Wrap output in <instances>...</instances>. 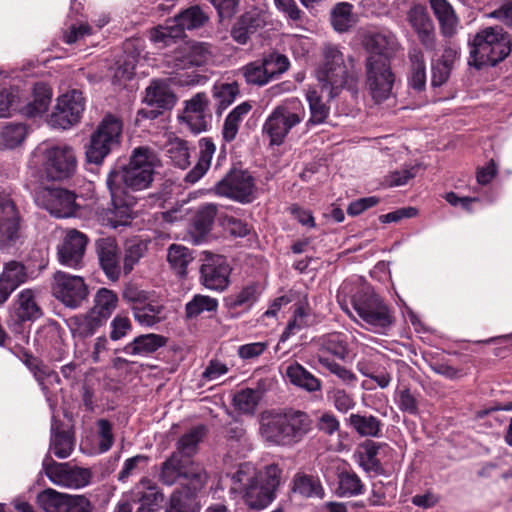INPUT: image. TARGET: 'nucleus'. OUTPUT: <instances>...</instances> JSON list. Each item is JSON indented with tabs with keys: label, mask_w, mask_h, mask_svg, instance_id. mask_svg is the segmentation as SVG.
Listing matches in <instances>:
<instances>
[{
	"label": "nucleus",
	"mask_w": 512,
	"mask_h": 512,
	"mask_svg": "<svg viewBox=\"0 0 512 512\" xmlns=\"http://www.w3.org/2000/svg\"><path fill=\"white\" fill-rule=\"evenodd\" d=\"M180 479L187 481V487L173 492L166 512H199L197 491L206 484L207 474L192 460L178 458V453H172L161 465L160 480L171 486Z\"/></svg>",
	"instance_id": "f257e3e1"
},
{
	"label": "nucleus",
	"mask_w": 512,
	"mask_h": 512,
	"mask_svg": "<svg viewBox=\"0 0 512 512\" xmlns=\"http://www.w3.org/2000/svg\"><path fill=\"white\" fill-rule=\"evenodd\" d=\"M281 473L277 464L267 465L259 472L252 463H242L232 475L231 490L239 493L250 509H265L275 499Z\"/></svg>",
	"instance_id": "f03ea898"
},
{
	"label": "nucleus",
	"mask_w": 512,
	"mask_h": 512,
	"mask_svg": "<svg viewBox=\"0 0 512 512\" xmlns=\"http://www.w3.org/2000/svg\"><path fill=\"white\" fill-rule=\"evenodd\" d=\"M160 166L157 154L150 148L137 147L129 158V162L109 172L106 185L114 198L119 201L121 191H142L148 189L155 175V170Z\"/></svg>",
	"instance_id": "7ed1b4c3"
},
{
	"label": "nucleus",
	"mask_w": 512,
	"mask_h": 512,
	"mask_svg": "<svg viewBox=\"0 0 512 512\" xmlns=\"http://www.w3.org/2000/svg\"><path fill=\"white\" fill-rule=\"evenodd\" d=\"M342 292L349 295L352 309L361 324L367 330L384 334L393 324L391 308L374 291L371 285L358 280L356 283L344 282Z\"/></svg>",
	"instance_id": "20e7f679"
},
{
	"label": "nucleus",
	"mask_w": 512,
	"mask_h": 512,
	"mask_svg": "<svg viewBox=\"0 0 512 512\" xmlns=\"http://www.w3.org/2000/svg\"><path fill=\"white\" fill-rule=\"evenodd\" d=\"M313 421L300 410L266 412L261 415L259 433L269 445L291 446L300 442L311 430Z\"/></svg>",
	"instance_id": "39448f33"
},
{
	"label": "nucleus",
	"mask_w": 512,
	"mask_h": 512,
	"mask_svg": "<svg viewBox=\"0 0 512 512\" xmlns=\"http://www.w3.org/2000/svg\"><path fill=\"white\" fill-rule=\"evenodd\" d=\"M469 44L468 64L477 69L483 66H495L511 52L510 35L499 26L486 27L478 31Z\"/></svg>",
	"instance_id": "423d86ee"
},
{
	"label": "nucleus",
	"mask_w": 512,
	"mask_h": 512,
	"mask_svg": "<svg viewBox=\"0 0 512 512\" xmlns=\"http://www.w3.org/2000/svg\"><path fill=\"white\" fill-rule=\"evenodd\" d=\"M31 168L39 171L49 180L62 181L73 176L77 169L74 149L66 144L39 145L31 154Z\"/></svg>",
	"instance_id": "0eeeda50"
},
{
	"label": "nucleus",
	"mask_w": 512,
	"mask_h": 512,
	"mask_svg": "<svg viewBox=\"0 0 512 512\" xmlns=\"http://www.w3.org/2000/svg\"><path fill=\"white\" fill-rule=\"evenodd\" d=\"M306 117V109L300 99L287 98L278 104L266 118L262 132L272 146L285 142L290 131Z\"/></svg>",
	"instance_id": "6e6552de"
},
{
	"label": "nucleus",
	"mask_w": 512,
	"mask_h": 512,
	"mask_svg": "<svg viewBox=\"0 0 512 512\" xmlns=\"http://www.w3.org/2000/svg\"><path fill=\"white\" fill-rule=\"evenodd\" d=\"M317 79L322 92H328L329 100L336 98L345 87H349L352 76L345 64L344 55L338 46L327 44L323 48V63L317 69Z\"/></svg>",
	"instance_id": "1a4fd4ad"
},
{
	"label": "nucleus",
	"mask_w": 512,
	"mask_h": 512,
	"mask_svg": "<svg viewBox=\"0 0 512 512\" xmlns=\"http://www.w3.org/2000/svg\"><path fill=\"white\" fill-rule=\"evenodd\" d=\"M51 89L44 83H37L33 89V99L26 101L16 90H0V117L13 113L32 118L45 113L51 102Z\"/></svg>",
	"instance_id": "9d476101"
},
{
	"label": "nucleus",
	"mask_w": 512,
	"mask_h": 512,
	"mask_svg": "<svg viewBox=\"0 0 512 512\" xmlns=\"http://www.w3.org/2000/svg\"><path fill=\"white\" fill-rule=\"evenodd\" d=\"M122 128L119 118L111 114L106 115L91 135L86 149L87 161L93 164L102 163L104 158L119 146Z\"/></svg>",
	"instance_id": "9b49d317"
},
{
	"label": "nucleus",
	"mask_w": 512,
	"mask_h": 512,
	"mask_svg": "<svg viewBox=\"0 0 512 512\" xmlns=\"http://www.w3.org/2000/svg\"><path fill=\"white\" fill-rule=\"evenodd\" d=\"M208 16L199 6H192L180 13L174 19L166 21V24L155 28L151 32V40L154 43L170 45L175 39L181 38L185 30L197 29L205 24Z\"/></svg>",
	"instance_id": "f8f14e48"
},
{
	"label": "nucleus",
	"mask_w": 512,
	"mask_h": 512,
	"mask_svg": "<svg viewBox=\"0 0 512 512\" xmlns=\"http://www.w3.org/2000/svg\"><path fill=\"white\" fill-rule=\"evenodd\" d=\"M214 193L241 204H248L256 198V184L254 177L240 169H231L213 187Z\"/></svg>",
	"instance_id": "ddd939ff"
},
{
	"label": "nucleus",
	"mask_w": 512,
	"mask_h": 512,
	"mask_svg": "<svg viewBox=\"0 0 512 512\" xmlns=\"http://www.w3.org/2000/svg\"><path fill=\"white\" fill-rule=\"evenodd\" d=\"M366 84L376 103L387 100L392 95L395 75L386 57L368 56L366 59Z\"/></svg>",
	"instance_id": "4468645a"
},
{
	"label": "nucleus",
	"mask_w": 512,
	"mask_h": 512,
	"mask_svg": "<svg viewBox=\"0 0 512 512\" xmlns=\"http://www.w3.org/2000/svg\"><path fill=\"white\" fill-rule=\"evenodd\" d=\"M42 469L48 479L57 486L80 489L87 486L92 478L89 468L79 467L70 462L59 463L49 455L43 459Z\"/></svg>",
	"instance_id": "2eb2a0df"
},
{
	"label": "nucleus",
	"mask_w": 512,
	"mask_h": 512,
	"mask_svg": "<svg viewBox=\"0 0 512 512\" xmlns=\"http://www.w3.org/2000/svg\"><path fill=\"white\" fill-rule=\"evenodd\" d=\"M85 108L81 91L73 89L58 97L48 123L57 129H69L80 121Z\"/></svg>",
	"instance_id": "dca6fc26"
},
{
	"label": "nucleus",
	"mask_w": 512,
	"mask_h": 512,
	"mask_svg": "<svg viewBox=\"0 0 512 512\" xmlns=\"http://www.w3.org/2000/svg\"><path fill=\"white\" fill-rule=\"evenodd\" d=\"M36 503L44 512H91V502L83 495H69L46 488L39 492Z\"/></svg>",
	"instance_id": "f3484780"
},
{
	"label": "nucleus",
	"mask_w": 512,
	"mask_h": 512,
	"mask_svg": "<svg viewBox=\"0 0 512 512\" xmlns=\"http://www.w3.org/2000/svg\"><path fill=\"white\" fill-rule=\"evenodd\" d=\"M52 293L66 307L77 308L87 298L88 289L82 277L57 271L53 276Z\"/></svg>",
	"instance_id": "a211bd4d"
},
{
	"label": "nucleus",
	"mask_w": 512,
	"mask_h": 512,
	"mask_svg": "<svg viewBox=\"0 0 512 512\" xmlns=\"http://www.w3.org/2000/svg\"><path fill=\"white\" fill-rule=\"evenodd\" d=\"M21 215L9 194L0 191V247L15 245L21 237Z\"/></svg>",
	"instance_id": "6ab92c4d"
},
{
	"label": "nucleus",
	"mask_w": 512,
	"mask_h": 512,
	"mask_svg": "<svg viewBox=\"0 0 512 512\" xmlns=\"http://www.w3.org/2000/svg\"><path fill=\"white\" fill-rule=\"evenodd\" d=\"M88 237L76 230L68 229L57 247V257L60 264L73 269L83 266Z\"/></svg>",
	"instance_id": "aec40b11"
},
{
	"label": "nucleus",
	"mask_w": 512,
	"mask_h": 512,
	"mask_svg": "<svg viewBox=\"0 0 512 512\" xmlns=\"http://www.w3.org/2000/svg\"><path fill=\"white\" fill-rule=\"evenodd\" d=\"M37 201L57 218L71 217L76 211V196L66 189H44L37 197Z\"/></svg>",
	"instance_id": "412c9836"
},
{
	"label": "nucleus",
	"mask_w": 512,
	"mask_h": 512,
	"mask_svg": "<svg viewBox=\"0 0 512 512\" xmlns=\"http://www.w3.org/2000/svg\"><path fill=\"white\" fill-rule=\"evenodd\" d=\"M202 284L210 289L223 291L229 285L231 267L221 255H212L205 259L200 269Z\"/></svg>",
	"instance_id": "4be33fe9"
},
{
	"label": "nucleus",
	"mask_w": 512,
	"mask_h": 512,
	"mask_svg": "<svg viewBox=\"0 0 512 512\" xmlns=\"http://www.w3.org/2000/svg\"><path fill=\"white\" fill-rule=\"evenodd\" d=\"M211 47L207 43L185 44L179 47L168 63H173L175 70L206 65L212 59Z\"/></svg>",
	"instance_id": "5701e85b"
},
{
	"label": "nucleus",
	"mask_w": 512,
	"mask_h": 512,
	"mask_svg": "<svg viewBox=\"0 0 512 512\" xmlns=\"http://www.w3.org/2000/svg\"><path fill=\"white\" fill-rule=\"evenodd\" d=\"M208 104L205 93H197L185 102L184 112L179 118L187 124L191 132L198 134L207 130L210 122Z\"/></svg>",
	"instance_id": "b1692460"
},
{
	"label": "nucleus",
	"mask_w": 512,
	"mask_h": 512,
	"mask_svg": "<svg viewBox=\"0 0 512 512\" xmlns=\"http://www.w3.org/2000/svg\"><path fill=\"white\" fill-rule=\"evenodd\" d=\"M330 469L336 475V494L338 496L354 497L364 493V483L348 463L337 460L332 463Z\"/></svg>",
	"instance_id": "393cba45"
},
{
	"label": "nucleus",
	"mask_w": 512,
	"mask_h": 512,
	"mask_svg": "<svg viewBox=\"0 0 512 512\" xmlns=\"http://www.w3.org/2000/svg\"><path fill=\"white\" fill-rule=\"evenodd\" d=\"M261 293L260 285L256 282H251L240 290L226 296L224 305L232 316H237L250 311L258 301Z\"/></svg>",
	"instance_id": "a878e982"
},
{
	"label": "nucleus",
	"mask_w": 512,
	"mask_h": 512,
	"mask_svg": "<svg viewBox=\"0 0 512 512\" xmlns=\"http://www.w3.org/2000/svg\"><path fill=\"white\" fill-rule=\"evenodd\" d=\"M407 19L422 45L427 50H434L436 48L434 24L426 9L421 5L413 6L408 12Z\"/></svg>",
	"instance_id": "bb28decb"
},
{
	"label": "nucleus",
	"mask_w": 512,
	"mask_h": 512,
	"mask_svg": "<svg viewBox=\"0 0 512 512\" xmlns=\"http://www.w3.org/2000/svg\"><path fill=\"white\" fill-rule=\"evenodd\" d=\"M97 254L106 276L112 281L118 280L121 274V252L116 241L112 238L98 240Z\"/></svg>",
	"instance_id": "cd10ccee"
},
{
	"label": "nucleus",
	"mask_w": 512,
	"mask_h": 512,
	"mask_svg": "<svg viewBox=\"0 0 512 512\" xmlns=\"http://www.w3.org/2000/svg\"><path fill=\"white\" fill-rule=\"evenodd\" d=\"M67 324L75 341V353H82L80 342L93 336L103 325V322L101 321V317L89 311L86 314L70 317Z\"/></svg>",
	"instance_id": "c85d7f7f"
},
{
	"label": "nucleus",
	"mask_w": 512,
	"mask_h": 512,
	"mask_svg": "<svg viewBox=\"0 0 512 512\" xmlns=\"http://www.w3.org/2000/svg\"><path fill=\"white\" fill-rule=\"evenodd\" d=\"M15 315L21 322L35 321L42 317L43 311L38 301V292L27 288L17 294Z\"/></svg>",
	"instance_id": "c756f323"
},
{
	"label": "nucleus",
	"mask_w": 512,
	"mask_h": 512,
	"mask_svg": "<svg viewBox=\"0 0 512 512\" xmlns=\"http://www.w3.org/2000/svg\"><path fill=\"white\" fill-rule=\"evenodd\" d=\"M285 376L292 385L308 393L322 389V381L298 362H293L286 367Z\"/></svg>",
	"instance_id": "7c9ffc66"
},
{
	"label": "nucleus",
	"mask_w": 512,
	"mask_h": 512,
	"mask_svg": "<svg viewBox=\"0 0 512 512\" xmlns=\"http://www.w3.org/2000/svg\"><path fill=\"white\" fill-rule=\"evenodd\" d=\"M199 156L196 165L186 174L184 180L188 184H195L209 170L211 160L216 151L215 143L211 138H201L199 140Z\"/></svg>",
	"instance_id": "2f4dec72"
},
{
	"label": "nucleus",
	"mask_w": 512,
	"mask_h": 512,
	"mask_svg": "<svg viewBox=\"0 0 512 512\" xmlns=\"http://www.w3.org/2000/svg\"><path fill=\"white\" fill-rule=\"evenodd\" d=\"M132 312L134 319L140 325L147 327H152L166 318L165 306L150 298L144 303L133 305Z\"/></svg>",
	"instance_id": "473e14b6"
},
{
	"label": "nucleus",
	"mask_w": 512,
	"mask_h": 512,
	"mask_svg": "<svg viewBox=\"0 0 512 512\" xmlns=\"http://www.w3.org/2000/svg\"><path fill=\"white\" fill-rule=\"evenodd\" d=\"M110 195L113 206L109 218L110 225L113 228L129 225L133 218V206L136 204V199L123 191H121L119 201L114 198L113 194Z\"/></svg>",
	"instance_id": "72a5a7b5"
},
{
	"label": "nucleus",
	"mask_w": 512,
	"mask_h": 512,
	"mask_svg": "<svg viewBox=\"0 0 512 512\" xmlns=\"http://www.w3.org/2000/svg\"><path fill=\"white\" fill-rule=\"evenodd\" d=\"M346 423L361 437L379 438L382 435V421L374 415L352 413Z\"/></svg>",
	"instance_id": "f704fd0d"
},
{
	"label": "nucleus",
	"mask_w": 512,
	"mask_h": 512,
	"mask_svg": "<svg viewBox=\"0 0 512 512\" xmlns=\"http://www.w3.org/2000/svg\"><path fill=\"white\" fill-rule=\"evenodd\" d=\"M165 343L166 340L161 335L145 334L134 338L133 341L126 344L123 351L128 355L148 356L163 347Z\"/></svg>",
	"instance_id": "c9c22d12"
},
{
	"label": "nucleus",
	"mask_w": 512,
	"mask_h": 512,
	"mask_svg": "<svg viewBox=\"0 0 512 512\" xmlns=\"http://www.w3.org/2000/svg\"><path fill=\"white\" fill-rule=\"evenodd\" d=\"M430 6L436 16L441 33L446 37H451L458 25V18L447 0H430Z\"/></svg>",
	"instance_id": "e433bc0d"
},
{
	"label": "nucleus",
	"mask_w": 512,
	"mask_h": 512,
	"mask_svg": "<svg viewBox=\"0 0 512 512\" xmlns=\"http://www.w3.org/2000/svg\"><path fill=\"white\" fill-rule=\"evenodd\" d=\"M306 100L309 105L310 117L305 126L309 130L326 122L330 114V106L323 101L322 96L316 89L307 90Z\"/></svg>",
	"instance_id": "4c0bfd02"
},
{
	"label": "nucleus",
	"mask_w": 512,
	"mask_h": 512,
	"mask_svg": "<svg viewBox=\"0 0 512 512\" xmlns=\"http://www.w3.org/2000/svg\"><path fill=\"white\" fill-rule=\"evenodd\" d=\"M144 99L148 105L161 109H170L175 104L174 94L166 84L160 81H153L151 85L146 88Z\"/></svg>",
	"instance_id": "58836bf2"
},
{
	"label": "nucleus",
	"mask_w": 512,
	"mask_h": 512,
	"mask_svg": "<svg viewBox=\"0 0 512 512\" xmlns=\"http://www.w3.org/2000/svg\"><path fill=\"white\" fill-rule=\"evenodd\" d=\"M410 74L408 77L409 86L415 91H423L426 87V65L424 55L419 49L409 51Z\"/></svg>",
	"instance_id": "ea45409f"
},
{
	"label": "nucleus",
	"mask_w": 512,
	"mask_h": 512,
	"mask_svg": "<svg viewBox=\"0 0 512 512\" xmlns=\"http://www.w3.org/2000/svg\"><path fill=\"white\" fill-rule=\"evenodd\" d=\"M396 39L391 34L381 32L369 33L365 36L364 46L370 53L369 56H381L388 59V54L393 51Z\"/></svg>",
	"instance_id": "a19ab883"
},
{
	"label": "nucleus",
	"mask_w": 512,
	"mask_h": 512,
	"mask_svg": "<svg viewBox=\"0 0 512 512\" xmlns=\"http://www.w3.org/2000/svg\"><path fill=\"white\" fill-rule=\"evenodd\" d=\"M318 355H332L339 360H345L348 356V347L345 337L341 333H331L319 340Z\"/></svg>",
	"instance_id": "79ce46f5"
},
{
	"label": "nucleus",
	"mask_w": 512,
	"mask_h": 512,
	"mask_svg": "<svg viewBox=\"0 0 512 512\" xmlns=\"http://www.w3.org/2000/svg\"><path fill=\"white\" fill-rule=\"evenodd\" d=\"M251 108L249 102H242L227 115L222 129V136L226 142H231L236 138L240 124Z\"/></svg>",
	"instance_id": "37998d69"
},
{
	"label": "nucleus",
	"mask_w": 512,
	"mask_h": 512,
	"mask_svg": "<svg viewBox=\"0 0 512 512\" xmlns=\"http://www.w3.org/2000/svg\"><path fill=\"white\" fill-rule=\"evenodd\" d=\"M166 155L171 162L181 169L190 164V151L187 141L178 137H169L164 146Z\"/></svg>",
	"instance_id": "c03bdc74"
},
{
	"label": "nucleus",
	"mask_w": 512,
	"mask_h": 512,
	"mask_svg": "<svg viewBox=\"0 0 512 512\" xmlns=\"http://www.w3.org/2000/svg\"><path fill=\"white\" fill-rule=\"evenodd\" d=\"M205 434L204 426H197L185 433L177 442L178 458L189 459L196 453L199 442Z\"/></svg>",
	"instance_id": "a18cd8bd"
},
{
	"label": "nucleus",
	"mask_w": 512,
	"mask_h": 512,
	"mask_svg": "<svg viewBox=\"0 0 512 512\" xmlns=\"http://www.w3.org/2000/svg\"><path fill=\"white\" fill-rule=\"evenodd\" d=\"M74 450V438L69 431H59L51 427L50 451L59 459L68 458Z\"/></svg>",
	"instance_id": "49530a36"
},
{
	"label": "nucleus",
	"mask_w": 512,
	"mask_h": 512,
	"mask_svg": "<svg viewBox=\"0 0 512 512\" xmlns=\"http://www.w3.org/2000/svg\"><path fill=\"white\" fill-rule=\"evenodd\" d=\"M94 302V307L90 312L101 317V321L104 323L116 309L118 297L112 290L101 288L95 295Z\"/></svg>",
	"instance_id": "de8ad7c7"
},
{
	"label": "nucleus",
	"mask_w": 512,
	"mask_h": 512,
	"mask_svg": "<svg viewBox=\"0 0 512 512\" xmlns=\"http://www.w3.org/2000/svg\"><path fill=\"white\" fill-rule=\"evenodd\" d=\"M28 278L26 267L18 261H10L5 264L0 281L3 282L12 291L25 283Z\"/></svg>",
	"instance_id": "09e8293b"
},
{
	"label": "nucleus",
	"mask_w": 512,
	"mask_h": 512,
	"mask_svg": "<svg viewBox=\"0 0 512 512\" xmlns=\"http://www.w3.org/2000/svg\"><path fill=\"white\" fill-rule=\"evenodd\" d=\"M353 5L348 2H340L331 12V24L337 32L348 31L356 22L352 13Z\"/></svg>",
	"instance_id": "8fccbe9b"
},
{
	"label": "nucleus",
	"mask_w": 512,
	"mask_h": 512,
	"mask_svg": "<svg viewBox=\"0 0 512 512\" xmlns=\"http://www.w3.org/2000/svg\"><path fill=\"white\" fill-rule=\"evenodd\" d=\"M218 301L216 298L196 294L185 305V316L187 319H195L204 312H216Z\"/></svg>",
	"instance_id": "3c124183"
},
{
	"label": "nucleus",
	"mask_w": 512,
	"mask_h": 512,
	"mask_svg": "<svg viewBox=\"0 0 512 512\" xmlns=\"http://www.w3.org/2000/svg\"><path fill=\"white\" fill-rule=\"evenodd\" d=\"M167 260L178 275L184 276L193 256L187 247L181 244H172L168 249Z\"/></svg>",
	"instance_id": "603ef678"
},
{
	"label": "nucleus",
	"mask_w": 512,
	"mask_h": 512,
	"mask_svg": "<svg viewBox=\"0 0 512 512\" xmlns=\"http://www.w3.org/2000/svg\"><path fill=\"white\" fill-rule=\"evenodd\" d=\"M261 60L270 81L280 77L290 67L288 57L276 51L264 54Z\"/></svg>",
	"instance_id": "864d4df0"
},
{
	"label": "nucleus",
	"mask_w": 512,
	"mask_h": 512,
	"mask_svg": "<svg viewBox=\"0 0 512 512\" xmlns=\"http://www.w3.org/2000/svg\"><path fill=\"white\" fill-rule=\"evenodd\" d=\"M239 94L237 83H216L213 87V96L216 100L217 113H221L230 106Z\"/></svg>",
	"instance_id": "5fc2aeb1"
},
{
	"label": "nucleus",
	"mask_w": 512,
	"mask_h": 512,
	"mask_svg": "<svg viewBox=\"0 0 512 512\" xmlns=\"http://www.w3.org/2000/svg\"><path fill=\"white\" fill-rule=\"evenodd\" d=\"M135 495L140 505L158 506L163 501V495L158 491L156 485L147 478H144L135 488Z\"/></svg>",
	"instance_id": "6e6d98bb"
},
{
	"label": "nucleus",
	"mask_w": 512,
	"mask_h": 512,
	"mask_svg": "<svg viewBox=\"0 0 512 512\" xmlns=\"http://www.w3.org/2000/svg\"><path fill=\"white\" fill-rule=\"evenodd\" d=\"M293 490L304 497H318L324 496V490L319 480L308 475H296L294 478Z\"/></svg>",
	"instance_id": "4d7b16f0"
},
{
	"label": "nucleus",
	"mask_w": 512,
	"mask_h": 512,
	"mask_svg": "<svg viewBox=\"0 0 512 512\" xmlns=\"http://www.w3.org/2000/svg\"><path fill=\"white\" fill-rule=\"evenodd\" d=\"M327 400L340 413H347L356 406L354 396L345 389L333 386L327 391Z\"/></svg>",
	"instance_id": "13d9d810"
},
{
	"label": "nucleus",
	"mask_w": 512,
	"mask_h": 512,
	"mask_svg": "<svg viewBox=\"0 0 512 512\" xmlns=\"http://www.w3.org/2000/svg\"><path fill=\"white\" fill-rule=\"evenodd\" d=\"M260 394L257 390L246 388L238 391L233 398L235 408L244 414H253L256 410Z\"/></svg>",
	"instance_id": "bf43d9fd"
},
{
	"label": "nucleus",
	"mask_w": 512,
	"mask_h": 512,
	"mask_svg": "<svg viewBox=\"0 0 512 512\" xmlns=\"http://www.w3.org/2000/svg\"><path fill=\"white\" fill-rule=\"evenodd\" d=\"M27 135V128L22 123H10L3 127L0 138L2 144L9 149L20 145Z\"/></svg>",
	"instance_id": "052dcab7"
},
{
	"label": "nucleus",
	"mask_w": 512,
	"mask_h": 512,
	"mask_svg": "<svg viewBox=\"0 0 512 512\" xmlns=\"http://www.w3.org/2000/svg\"><path fill=\"white\" fill-rule=\"evenodd\" d=\"M317 360L322 367L326 368L330 373L337 376L345 385L355 386L357 382V376L351 370L340 365L334 360H331L325 355H317Z\"/></svg>",
	"instance_id": "680f3d73"
},
{
	"label": "nucleus",
	"mask_w": 512,
	"mask_h": 512,
	"mask_svg": "<svg viewBox=\"0 0 512 512\" xmlns=\"http://www.w3.org/2000/svg\"><path fill=\"white\" fill-rule=\"evenodd\" d=\"M241 71L248 84L264 86L270 82L261 59L246 64Z\"/></svg>",
	"instance_id": "e2e57ef3"
},
{
	"label": "nucleus",
	"mask_w": 512,
	"mask_h": 512,
	"mask_svg": "<svg viewBox=\"0 0 512 512\" xmlns=\"http://www.w3.org/2000/svg\"><path fill=\"white\" fill-rule=\"evenodd\" d=\"M218 212L216 204H205L201 206L195 216L194 226L201 234H206L211 230L215 217Z\"/></svg>",
	"instance_id": "0e129e2a"
},
{
	"label": "nucleus",
	"mask_w": 512,
	"mask_h": 512,
	"mask_svg": "<svg viewBox=\"0 0 512 512\" xmlns=\"http://www.w3.org/2000/svg\"><path fill=\"white\" fill-rule=\"evenodd\" d=\"M97 425V449L100 454L108 452L115 441L113 426L107 419H99Z\"/></svg>",
	"instance_id": "69168bd1"
},
{
	"label": "nucleus",
	"mask_w": 512,
	"mask_h": 512,
	"mask_svg": "<svg viewBox=\"0 0 512 512\" xmlns=\"http://www.w3.org/2000/svg\"><path fill=\"white\" fill-rule=\"evenodd\" d=\"M395 403L403 413L413 416L419 414V400L409 388H403L396 393Z\"/></svg>",
	"instance_id": "338daca9"
},
{
	"label": "nucleus",
	"mask_w": 512,
	"mask_h": 512,
	"mask_svg": "<svg viewBox=\"0 0 512 512\" xmlns=\"http://www.w3.org/2000/svg\"><path fill=\"white\" fill-rule=\"evenodd\" d=\"M308 316L307 309L303 305L298 306L294 311L293 318L288 322L285 330L282 332L280 342H285L291 335H295L306 327L308 325Z\"/></svg>",
	"instance_id": "774afa93"
}]
</instances>
